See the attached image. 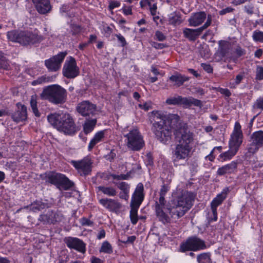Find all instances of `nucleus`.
<instances>
[{"label": "nucleus", "mask_w": 263, "mask_h": 263, "mask_svg": "<svg viewBox=\"0 0 263 263\" xmlns=\"http://www.w3.org/2000/svg\"><path fill=\"white\" fill-rule=\"evenodd\" d=\"M194 200V194L185 191L173 201V205L167 208L169 212V220L167 223L176 222L177 220L184 215L193 205Z\"/></svg>", "instance_id": "nucleus-1"}, {"label": "nucleus", "mask_w": 263, "mask_h": 263, "mask_svg": "<svg viewBox=\"0 0 263 263\" xmlns=\"http://www.w3.org/2000/svg\"><path fill=\"white\" fill-rule=\"evenodd\" d=\"M177 144L174 150V156L177 160H184L190 157L191 143L193 141V134L189 129L181 128L175 133Z\"/></svg>", "instance_id": "nucleus-2"}, {"label": "nucleus", "mask_w": 263, "mask_h": 263, "mask_svg": "<svg viewBox=\"0 0 263 263\" xmlns=\"http://www.w3.org/2000/svg\"><path fill=\"white\" fill-rule=\"evenodd\" d=\"M47 119L51 125L66 134L72 135L77 132L74 121L68 114H51L48 116Z\"/></svg>", "instance_id": "nucleus-3"}, {"label": "nucleus", "mask_w": 263, "mask_h": 263, "mask_svg": "<svg viewBox=\"0 0 263 263\" xmlns=\"http://www.w3.org/2000/svg\"><path fill=\"white\" fill-rule=\"evenodd\" d=\"M9 40L18 43L24 46L39 43L43 40V37L30 31L12 30L7 32Z\"/></svg>", "instance_id": "nucleus-4"}, {"label": "nucleus", "mask_w": 263, "mask_h": 263, "mask_svg": "<svg viewBox=\"0 0 263 263\" xmlns=\"http://www.w3.org/2000/svg\"><path fill=\"white\" fill-rule=\"evenodd\" d=\"M40 96L53 104H62L66 101L67 91L59 85H51L45 87Z\"/></svg>", "instance_id": "nucleus-5"}, {"label": "nucleus", "mask_w": 263, "mask_h": 263, "mask_svg": "<svg viewBox=\"0 0 263 263\" xmlns=\"http://www.w3.org/2000/svg\"><path fill=\"white\" fill-rule=\"evenodd\" d=\"M161 116L157 114L155 116H152V122L153 123L154 132L161 142L164 144H168L171 141L172 131L166 125L163 124L161 121Z\"/></svg>", "instance_id": "nucleus-6"}, {"label": "nucleus", "mask_w": 263, "mask_h": 263, "mask_svg": "<svg viewBox=\"0 0 263 263\" xmlns=\"http://www.w3.org/2000/svg\"><path fill=\"white\" fill-rule=\"evenodd\" d=\"M125 143L127 148L133 151H139L144 146L143 137L137 128L129 130L124 135Z\"/></svg>", "instance_id": "nucleus-7"}, {"label": "nucleus", "mask_w": 263, "mask_h": 263, "mask_svg": "<svg viewBox=\"0 0 263 263\" xmlns=\"http://www.w3.org/2000/svg\"><path fill=\"white\" fill-rule=\"evenodd\" d=\"M46 181L54 184L60 190H68L73 185L64 175L54 172H50L46 175Z\"/></svg>", "instance_id": "nucleus-8"}, {"label": "nucleus", "mask_w": 263, "mask_h": 263, "mask_svg": "<svg viewBox=\"0 0 263 263\" xmlns=\"http://www.w3.org/2000/svg\"><path fill=\"white\" fill-rule=\"evenodd\" d=\"M157 114L161 116V121L163 124L166 125L171 129V128H174V133L181 128L188 129L187 126L185 124L180 122V117L177 114H167L165 115L163 112L159 111H153L152 112V116H155Z\"/></svg>", "instance_id": "nucleus-9"}, {"label": "nucleus", "mask_w": 263, "mask_h": 263, "mask_svg": "<svg viewBox=\"0 0 263 263\" xmlns=\"http://www.w3.org/2000/svg\"><path fill=\"white\" fill-rule=\"evenodd\" d=\"M166 103L171 105H183L185 107H190L192 105L199 107L202 106V103L199 100L192 97H182L178 95L167 98Z\"/></svg>", "instance_id": "nucleus-10"}, {"label": "nucleus", "mask_w": 263, "mask_h": 263, "mask_svg": "<svg viewBox=\"0 0 263 263\" xmlns=\"http://www.w3.org/2000/svg\"><path fill=\"white\" fill-rule=\"evenodd\" d=\"M206 248V246L204 241L196 236L189 238L185 242L181 243L180 246V250L182 252L187 251H196Z\"/></svg>", "instance_id": "nucleus-11"}, {"label": "nucleus", "mask_w": 263, "mask_h": 263, "mask_svg": "<svg viewBox=\"0 0 263 263\" xmlns=\"http://www.w3.org/2000/svg\"><path fill=\"white\" fill-rule=\"evenodd\" d=\"M70 163L81 176L89 175L92 171V162L88 156L79 160H71Z\"/></svg>", "instance_id": "nucleus-12"}, {"label": "nucleus", "mask_w": 263, "mask_h": 263, "mask_svg": "<svg viewBox=\"0 0 263 263\" xmlns=\"http://www.w3.org/2000/svg\"><path fill=\"white\" fill-rule=\"evenodd\" d=\"M170 206L167 204V201L165 198L161 197L156 199L155 203V213L158 220L163 224H167V222L169 220L168 215L165 212V209Z\"/></svg>", "instance_id": "nucleus-13"}, {"label": "nucleus", "mask_w": 263, "mask_h": 263, "mask_svg": "<svg viewBox=\"0 0 263 263\" xmlns=\"http://www.w3.org/2000/svg\"><path fill=\"white\" fill-rule=\"evenodd\" d=\"M212 15L209 14L205 23L201 27L197 29L184 28L183 30L184 36L190 41H195L203 31L210 26L212 23Z\"/></svg>", "instance_id": "nucleus-14"}, {"label": "nucleus", "mask_w": 263, "mask_h": 263, "mask_svg": "<svg viewBox=\"0 0 263 263\" xmlns=\"http://www.w3.org/2000/svg\"><path fill=\"white\" fill-rule=\"evenodd\" d=\"M241 128L240 124L236 122L229 141V147H231L237 151L242 143L243 134Z\"/></svg>", "instance_id": "nucleus-15"}, {"label": "nucleus", "mask_w": 263, "mask_h": 263, "mask_svg": "<svg viewBox=\"0 0 263 263\" xmlns=\"http://www.w3.org/2000/svg\"><path fill=\"white\" fill-rule=\"evenodd\" d=\"M248 145V152L250 154H254L263 145V131L259 130L253 133Z\"/></svg>", "instance_id": "nucleus-16"}, {"label": "nucleus", "mask_w": 263, "mask_h": 263, "mask_svg": "<svg viewBox=\"0 0 263 263\" xmlns=\"http://www.w3.org/2000/svg\"><path fill=\"white\" fill-rule=\"evenodd\" d=\"M63 74L68 79H73L79 74V69L73 58L70 57L68 61H66L63 68Z\"/></svg>", "instance_id": "nucleus-17"}, {"label": "nucleus", "mask_w": 263, "mask_h": 263, "mask_svg": "<svg viewBox=\"0 0 263 263\" xmlns=\"http://www.w3.org/2000/svg\"><path fill=\"white\" fill-rule=\"evenodd\" d=\"M66 55V52H60L57 55L45 60V65L48 70L50 71H57L59 70Z\"/></svg>", "instance_id": "nucleus-18"}, {"label": "nucleus", "mask_w": 263, "mask_h": 263, "mask_svg": "<svg viewBox=\"0 0 263 263\" xmlns=\"http://www.w3.org/2000/svg\"><path fill=\"white\" fill-rule=\"evenodd\" d=\"M63 219V215L60 211H48L46 214L40 215L39 220L44 224L55 223Z\"/></svg>", "instance_id": "nucleus-19"}, {"label": "nucleus", "mask_w": 263, "mask_h": 263, "mask_svg": "<svg viewBox=\"0 0 263 263\" xmlns=\"http://www.w3.org/2000/svg\"><path fill=\"white\" fill-rule=\"evenodd\" d=\"M64 241L68 248L74 249L83 254L86 252V245L82 240L77 237H67L64 238Z\"/></svg>", "instance_id": "nucleus-20"}, {"label": "nucleus", "mask_w": 263, "mask_h": 263, "mask_svg": "<svg viewBox=\"0 0 263 263\" xmlns=\"http://www.w3.org/2000/svg\"><path fill=\"white\" fill-rule=\"evenodd\" d=\"M77 110L83 116H89L95 114L96 105L88 101H84L78 104Z\"/></svg>", "instance_id": "nucleus-21"}, {"label": "nucleus", "mask_w": 263, "mask_h": 263, "mask_svg": "<svg viewBox=\"0 0 263 263\" xmlns=\"http://www.w3.org/2000/svg\"><path fill=\"white\" fill-rule=\"evenodd\" d=\"M36 11L41 14H46L52 9L50 0H32Z\"/></svg>", "instance_id": "nucleus-22"}, {"label": "nucleus", "mask_w": 263, "mask_h": 263, "mask_svg": "<svg viewBox=\"0 0 263 263\" xmlns=\"http://www.w3.org/2000/svg\"><path fill=\"white\" fill-rule=\"evenodd\" d=\"M144 187L141 183L138 184L135 192L133 195L131 206L139 208L144 199V195L143 193Z\"/></svg>", "instance_id": "nucleus-23"}, {"label": "nucleus", "mask_w": 263, "mask_h": 263, "mask_svg": "<svg viewBox=\"0 0 263 263\" xmlns=\"http://www.w3.org/2000/svg\"><path fill=\"white\" fill-rule=\"evenodd\" d=\"M17 110L11 115L12 120L15 122H20L27 119V107L20 103L16 104Z\"/></svg>", "instance_id": "nucleus-24"}, {"label": "nucleus", "mask_w": 263, "mask_h": 263, "mask_svg": "<svg viewBox=\"0 0 263 263\" xmlns=\"http://www.w3.org/2000/svg\"><path fill=\"white\" fill-rule=\"evenodd\" d=\"M99 203L111 212H117L121 207L120 203L117 200L110 198L101 199L99 200Z\"/></svg>", "instance_id": "nucleus-25"}, {"label": "nucleus", "mask_w": 263, "mask_h": 263, "mask_svg": "<svg viewBox=\"0 0 263 263\" xmlns=\"http://www.w3.org/2000/svg\"><path fill=\"white\" fill-rule=\"evenodd\" d=\"M189 80V77L183 75L178 72H175L168 79V80L173 84V86L176 87H180L184 82Z\"/></svg>", "instance_id": "nucleus-26"}, {"label": "nucleus", "mask_w": 263, "mask_h": 263, "mask_svg": "<svg viewBox=\"0 0 263 263\" xmlns=\"http://www.w3.org/2000/svg\"><path fill=\"white\" fill-rule=\"evenodd\" d=\"M237 161H233L231 163L218 168L216 174L218 176H223L227 174L233 173L237 170Z\"/></svg>", "instance_id": "nucleus-27"}, {"label": "nucleus", "mask_w": 263, "mask_h": 263, "mask_svg": "<svg viewBox=\"0 0 263 263\" xmlns=\"http://www.w3.org/2000/svg\"><path fill=\"white\" fill-rule=\"evenodd\" d=\"M206 18L204 12H199L193 14L189 19V25L196 27L201 25Z\"/></svg>", "instance_id": "nucleus-28"}, {"label": "nucleus", "mask_w": 263, "mask_h": 263, "mask_svg": "<svg viewBox=\"0 0 263 263\" xmlns=\"http://www.w3.org/2000/svg\"><path fill=\"white\" fill-rule=\"evenodd\" d=\"M106 132V130H101L97 132L90 141L88 146V151H91L94 146L99 142L103 141L105 137V134Z\"/></svg>", "instance_id": "nucleus-29"}, {"label": "nucleus", "mask_w": 263, "mask_h": 263, "mask_svg": "<svg viewBox=\"0 0 263 263\" xmlns=\"http://www.w3.org/2000/svg\"><path fill=\"white\" fill-rule=\"evenodd\" d=\"M228 191V189H224L220 194L217 195L212 200L211 203V209H214V211L215 212V209H217V207L220 205L226 198Z\"/></svg>", "instance_id": "nucleus-30"}, {"label": "nucleus", "mask_w": 263, "mask_h": 263, "mask_svg": "<svg viewBox=\"0 0 263 263\" xmlns=\"http://www.w3.org/2000/svg\"><path fill=\"white\" fill-rule=\"evenodd\" d=\"M97 192H101L102 194L110 197H114L117 195L116 189L111 186L100 185L96 187Z\"/></svg>", "instance_id": "nucleus-31"}, {"label": "nucleus", "mask_w": 263, "mask_h": 263, "mask_svg": "<svg viewBox=\"0 0 263 263\" xmlns=\"http://www.w3.org/2000/svg\"><path fill=\"white\" fill-rule=\"evenodd\" d=\"M219 47L217 51V54L220 58L224 57L228 53L229 50V44L224 41H219L218 43Z\"/></svg>", "instance_id": "nucleus-32"}, {"label": "nucleus", "mask_w": 263, "mask_h": 263, "mask_svg": "<svg viewBox=\"0 0 263 263\" xmlns=\"http://www.w3.org/2000/svg\"><path fill=\"white\" fill-rule=\"evenodd\" d=\"M229 147V149L228 151L222 153L219 155V160L222 162L231 159L238 152L231 147Z\"/></svg>", "instance_id": "nucleus-33"}, {"label": "nucleus", "mask_w": 263, "mask_h": 263, "mask_svg": "<svg viewBox=\"0 0 263 263\" xmlns=\"http://www.w3.org/2000/svg\"><path fill=\"white\" fill-rule=\"evenodd\" d=\"M47 204L41 201H36L32 203L30 205H27L24 207L25 209H29L33 212H36L37 211L44 209L46 206Z\"/></svg>", "instance_id": "nucleus-34"}, {"label": "nucleus", "mask_w": 263, "mask_h": 263, "mask_svg": "<svg viewBox=\"0 0 263 263\" xmlns=\"http://www.w3.org/2000/svg\"><path fill=\"white\" fill-rule=\"evenodd\" d=\"M54 77L47 76L46 75L42 76L39 77L37 79L33 81L31 84L33 86H35L39 84H42L45 83L51 82L53 81Z\"/></svg>", "instance_id": "nucleus-35"}, {"label": "nucleus", "mask_w": 263, "mask_h": 263, "mask_svg": "<svg viewBox=\"0 0 263 263\" xmlns=\"http://www.w3.org/2000/svg\"><path fill=\"white\" fill-rule=\"evenodd\" d=\"M97 123V119H93L87 120L84 125V130L86 134L91 132Z\"/></svg>", "instance_id": "nucleus-36"}, {"label": "nucleus", "mask_w": 263, "mask_h": 263, "mask_svg": "<svg viewBox=\"0 0 263 263\" xmlns=\"http://www.w3.org/2000/svg\"><path fill=\"white\" fill-rule=\"evenodd\" d=\"M169 24L176 25L181 23V16L179 13L174 12L170 14L168 16Z\"/></svg>", "instance_id": "nucleus-37"}, {"label": "nucleus", "mask_w": 263, "mask_h": 263, "mask_svg": "<svg viewBox=\"0 0 263 263\" xmlns=\"http://www.w3.org/2000/svg\"><path fill=\"white\" fill-rule=\"evenodd\" d=\"M198 263H212L210 253H202L197 256Z\"/></svg>", "instance_id": "nucleus-38"}, {"label": "nucleus", "mask_w": 263, "mask_h": 263, "mask_svg": "<svg viewBox=\"0 0 263 263\" xmlns=\"http://www.w3.org/2000/svg\"><path fill=\"white\" fill-rule=\"evenodd\" d=\"M0 68L8 70L10 69L9 61L4 56V53L0 52Z\"/></svg>", "instance_id": "nucleus-39"}, {"label": "nucleus", "mask_w": 263, "mask_h": 263, "mask_svg": "<svg viewBox=\"0 0 263 263\" xmlns=\"http://www.w3.org/2000/svg\"><path fill=\"white\" fill-rule=\"evenodd\" d=\"M131 210L130 211V219L132 223L134 225H135L138 220L137 212L139 208H137L134 206H131Z\"/></svg>", "instance_id": "nucleus-40"}, {"label": "nucleus", "mask_w": 263, "mask_h": 263, "mask_svg": "<svg viewBox=\"0 0 263 263\" xmlns=\"http://www.w3.org/2000/svg\"><path fill=\"white\" fill-rule=\"evenodd\" d=\"M252 39L255 42L263 43V32L255 30L252 33Z\"/></svg>", "instance_id": "nucleus-41"}, {"label": "nucleus", "mask_w": 263, "mask_h": 263, "mask_svg": "<svg viewBox=\"0 0 263 263\" xmlns=\"http://www.w3.org/2000/svg\"><path fill=\"white\" fill-rule=\"evenodd\" d=\"M100 252L107 254H111L113 252L112 248L107 241H105L102 243L100 249Z\"/></svg>", "instance_id": "nucleus-42"}, {"label": "nucleus", "mask_w": 263, "mask_h": 263, "mask_svg": "<svg viewBox=\"0 0 263 263\" xmlns=\"http://www.w3.org/2000/svg\"><path fill=\"white\" fill-rule=\"evenodd\" d=\"M30 105L33 112L36 117H40V114L37 107V101L35 97L32 96L30 100Z\"/></svg>", "instance_id": "nucleus-43"}, {"label": "nucleus", "mask_w": 263, "mask_h": 263, "mask_svg": "<svg viewBox=\"0 0 263 263\" xmlns=\"http://www.w3.org/2000/svg\"><path fill=\"white\" fill-rule=\"evenodd\" d=\"M252 107L254 109L263 110V97L258 98L253 103Z\"/></svg>", "instance_id": "nucleus-44"}, {"label": "nucleus", "mask_w": 263, "mask_h": 263, "mask_svg": "<svg viewBox=\"0 0 263 263\" xmlns=\"http://www.w3.org/2000/svg\"><path fill=\"white\" fill-rule=\"evenodd\" d=\"M117 186L122 192H129V185L125 182L114 183Z\"/></svg>", "instance_id": "nucleus-45"}, {"label": "nucleus", "mask_w": 263, "mask_h": 263, "mask_svg": "<svg viewBox=\"0 0 263 263\" xmlns=\"http://www.w3.org/2000/svg\"><path fill=\"white\" fill-rule=\"evenodd\" d=\"M256 79L257 80H263V67L257 66L256 70Z\"/></svg>", "instance_id": "nucleus-46"}, {"label": "nucleus", "mask_w": 263, "mask_h": 263, "mask_svg": "<svg viewBox=\"0 0 263 263\" xmlns=\"http://www.w3.org/2000/svg\"><path fill=\"white\" fill-rule=\"evenodd\" d=\"M111 177L117 180H127L130 177V174H120V175H111Z\"/></svg>", "instance_id": "nucleus-47"}, {"label": "nucleus", "mask_w": 263, "mask_h": 263, "mask_svg": "<svg viewBox=\"0 0 263 263\" xmlns=\"http://www.w3.org/2000/svg\"><path fill=\"white\" fill-rule=\"evenodd\" d=\"M169 190V187L166 184H163L160 189V192H159V197H164L165 198V196L166 194V193Z\"/></svg>", "instance_id": "nucleus-48"}, {"label": "nucleus", "mask_w": 263, "mask_h": 263, "mask_svg": "<svg viewBox=\"0 0 263 263\" xmlns=\"http://www.w3.org/2000/svg\"><path fill=\"white\" fill-rule=\"evenodd\" d=\"M70 30L72 35H76L80 33L81 31V28L79 25L76 24H71Z\"/></svg>", "instance_id": "nucleus-49"}, {"label": "nucleus", "mask_w": 263, "mask_h": 263, "mask_svg": "<svg viewBox=\"0 0 263 263\" xmlns=\"http://www.w3.org/2000/svg\"><path fill=\"white\" fill-rule=\"evenodd\" d=\"M254 5L252 4H248L244 7L245 11L248 14L252 15L254 13Z\"/></svg>", "instance_id": "nucleus-50"}, {"label": "nucleus", "mask_w": 263, "mask_h": 263, "mask_svg": "<svg viewBox=\"0 0 263 263\" xmlns=\"http://www.w3.org/2000/svg\"><path fill=\"white\" fill-rule=\"evenodd\" d=\"M155 39L159 41H163L165 40L166 36L160 31H156L155 34Z\"/></svg>", "instance_id": "nucleus-51"}, {"label": "nucleus", "mask_w": 263, "mask_h": 263, "mask_svg": "<svg viewBox=\"0 0 263 263\" xmlns=\"http://www.w3.org/2000/svg\"><path fill=\"white\" fill-rule=\"evenodd\" d=\"M201 66L206 72L209 73H211L213 72V69L210 64L208 63H202L201 64Z\"/></svg>", "instance_id": "nucleus-52"}, {"label": "nucleus", "mask_w": 263, "mask_h": 263, "mask_svg": "<svg viewBox=\"0 0 263 263\" xmlns=\"http://www.w3.org/2000/svg\"><path fill=\"white\" fill-rule=\"evenodd\" d=\"M151 45L156 49H162L166 47L165 45L162 43L151 41L149 42Z\"/></svg>", "instance_id": "nucleus-53"}, {"label": "nucleus", "mask_w": 263, "mask_h": 263, "mask_svg": "<svg viewBox=\"0 0 263 263\" xmlns=\"http://www.w3.org/2000/svg\"><path fill=\"white\" fill-rule=\"evenodd\" d=\"M71 7L69 4H64L60 9V13L63 14L64 13H68L71 9Z\"/></svg>", "instance_id": "nucleus-54"}, {"label": "nucleus", "mask_w": 263, "mask_h": 263, "mask_svg": "<svg viewBox=\"0 0 263 263\" xmlns=\"http://www.w3.org/2000/svg\"><path fill=\"white\" fill-rule=\"evenodd\" d=\"M114 36L117 37L118 42L121 44V46L124 47L126 45V41L124 37L121 34H115Z\"/></svg>", "instance_id": "nucleus-55"}, {"label": "nucleus", "mask_w": 263, "mask_h": 263, "mask_svg": "<svg viewBox=\"0 0 263 263\" xmlns=\"http://www.w3.org/2000/svg\"><path fill=\"white\" fill-rule=\"evenodd\" d=\"M103 30L104 35L106 37H109L112 32V29L107 26H104Z\"/></svg>", "instance_id": "nucleus-56"}, {"label": "nucleus", "mask_w": 263, "mask_h": 263, "mask_svg": "<svg viewBox=\"0 0 263 263\" xmlns=\"http://www.w3.org/2000/svg\"><path fill=\"white\" fill-rule=\"evenodd\" d=\"M81 223L83 226H91L93 222L86 218H83L81 219Z\"/></svg>", "instance_id": "nucleus-57"}, {"label": "nucleus", "mask_w": 263, "mask_h": 263, "mask_svg": "<svg viewBox=\"0 0 263 263\" xmlns=\"http://www.w3.org/2000/svg\"><path fill=\"white\" fill-rule=\"evenodd\" d=\"M120 5V3L118 1H114L109 2V5L108 6L109 9L111 10L115 8L119 7Z\"/></svg>", "instance_id": "nucleus-58"}, {"label": "nucleus", "mask_w": 263, "mask_h": 263, "mask_svg": "<svg viewBox=\"0 0 263 263\" xmlns=\"http://www.w3.org/2000/svg\"><path fill=\"white\" fill-rule=\"evenodd\" d=\"M145 157V163L146 165H152L153 164V159L151 154H147Z\"/></svg>", "instance_id": "nucleus-59"}, {"label": "nucleus", "mask_w": 263, "mask_h": 263, "mask_svg": "<svg viewBox=\"0 0 263 263\" xmlns=\"http://www.w3.org/2000/svg\"><path fill=\"white\" fill-rule=\"evenodd\" d=\"M219 92L221 94L225 95L226 97H230L231 95L230 91L227 88H219Z\"/></svg>", "instance_id": "nucleus-60"}, {"label": "nucleus", "mask_w": 263, "mask_h": 263, "mask_svg": "<svg viewBox=\"0 0 263 263\" xmlns=\"http://www.w3.org/2000/svg\"><path fill=\"white\" fill-rule=\"evenodd\" d=\"M234 9L231 7H227L225 9H223L220 10L219 12V14L221 15H224L228 13L231 12L233 11Z\"/></svg>", "instance_id": "nucleus-61"}, {"label": "nucleus", "mask_w": 263, "mask_h": 263, "mask_svg": "<svg viewBox=\"0 0 263 263\" xmlns=\"http://www.w3.org/2000/svg\"><path fill=\"white\" fill-rule=\"evenodd\" d=\"M116 153L114 152V150H112L110 152L109 154L106 155V159L109 160V161H112L114 158L116 157Z\"/></svg>", "instance_id": "nucleus-62"}, {"label": "nucleus", "mask_w": 263, "mask_h": 263, "mask_svg": "<svg viewBox=\"0 0 263 263\" xmlns=\"http://www.w3.org/2000/svg\"><path fill=\"white\" fill-rule=\"evenodd\" d=\"M129 192H122L121 191L119 194V197L121 199H125V200H127L129 197Z\"/></svg>", "instance_id": "nucleus-63"}, {"label": "nucleus", "mask_w": 263, "mask_h": 263, "mask_svg": "<svg viewBox=\"0 0 263 263\" xmlns=\"http://www.w3.org/2000/svg\"><path fill=\"white\" fill-rule=\"evenodd\" d=\"M123 12L126 15H131L132 14V9L130 7H125L123 8Z\"/></svg>", "instance_id": "nucleus-64"}]
</instances>
